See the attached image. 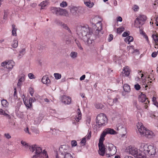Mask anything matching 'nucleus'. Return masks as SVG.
<instances>
[{
    "instance_id": "nucleus-57",
    "label": "nucleus",
    "mask_w": 158,
    "mask_h": 158,
    "mask_svg": "<svg viewBox=\"0 0 158 158\" xmlns=\"http://www.w3.org/2000/svg\"><path fill=\"white\" fill-rule=\"evenodd\" d=\"M86 142V140L85 138H83L82 140L81 141V143H84V145L85 144V143Z\"/></svg>"
},
{
    "instance_id": "nucleus-7",
    "label": "nucleus",
    "mask_w": 158,
    "mask_h": 158,
    "mask_svg": "<svg viewBox=\"0 0 158 158\" xmlns=\"http://www.w3.org/2000/svg\"><path fill=\"white\" fill-rule=\"evenodd\" d=\"M105 148H108L109 152L106 150V156L107 157H110L115 155L117 152L116 147L112 143H107L105 145Z\"/></svg>"
},
{
    "instance_id": "nucleus-29",
    "label": "nucleus",
    "mask_w": 158,
    "mask_h": 158,
    "mask_svg": "<svg viewBox=\"0 0 158 158\" xmlns=\"http://www.w3.org/2000/svg\"><path fill=\"white\" fill-rule=\"evenodd\" d=\"M25 48H23L19 52V54L18 56L20 58L23 57L24 54L25 53Z\"/></svg>"
},
{
    "instance_id": "nucleus-5",
    "label": "nucleus",
    "mask_w": 158,
    "mask_h": 158,
    "mask_svg": "<svg viewBox=\"0 0 158 158\" xmlns=\"http://www.w3.org/2000/svg\"><path fill=\"white\" fill-rule=\"evenodd\" d=\"M107 123V118L105 114L102 113L98 115L96 118V123L98 127L105 126Z\"/></svg>"
},
{
    "instance_id": "nucleus-1",
    "label": "nucleus",
    "mask_w": 158,
    "mask_h": 158,
    "mask_svg": "<svg viewBox=\"0 0 158 158\" xmlns=\"http://www.w3.org/2000/svg\"><path fill=\"white\" fill-rule=\"evenodd\" d=\"M30 150L32 152L35 151V155L32 157V158H48V156L45 150L42 151V148L34 144L32 146L30 147Z\"/></svg>"
},
{
    "instance_id": "nucleus-58",
    "label": "nucleus",
    "mask_w": 158,
    "mask_h": 158,
    "mask_svg": "<svg viewBox=\"0 0 158 158\" xmlns=\"http://www.w3.org/2000/svg\"><path fill=\"white\" fill-rule=\"evenodd\" d=\"M13 96L15 99H16L17 98V91H14Z\"/></svg>"
},
{
    "instance_id": "nucleus-33",
    "label": "nucleus",
    "mask_w": 158,
    "mask_h": 158,
    "mask_svg": "<svg viewBox=\"0 0 158 158\" xmlns=\"http://www.w3.org/2000/svg\"><path fill=\"white\" fill-rule=\"evenodd\" d=\"M77 10V7L73 6L70 9V12L71 13L73 14H74L76 13Z\"/></svg>"
},
{
    "instance_id": "nucleus-49",
    "label": "nucleus",
    "mask_w": 158,
    "mask_h": 158,
    "mask_svg": "<svg viewBox=\"0 0 158 158\" xmlns=\"http://www.w3.org/2000/svg\"><path fill=\"white\" fill-rule=\"evenodd\" d=\"M12 35L15 36H17L16 30H12Z\"/></svg>"
},
{
    "instance_id": "nucleus-25",
    "label": "nucleus",
    "mask_w": 158,
    "mask_h": 158,
    "mask_svg": "<svg viewBox=\"0 0 158 158\" xmlns=\"http://www.w3.org/2000/svg\"><path fill=\"white\" fill-rule=\"evenodd\" d=\"M133 40V38L131 36H129L125 38V41L126 42L129 44Z\"/></svg>"
},
{
    "instance_id": "nucleus-20",
    "label": "nucleus",
    "mask_w": 158,
    "mask_h": 158,
    "mask_svg": "<svg viewBox=\"0 0 158 158\" xmlns=\"http://www.w3.org/2000/svg\"><path fill=\"white\" fill-rule=\"evenodd\" d=\"M102 21V19L99 16H96L92 19V22L93 23V24H95L101 22Z\"/></svg>"
},
{
    "instance_id": "nucleus-4",
    "label": "nucleus",
    "mask_w": 158,
    "mask_h": 158,
    "mask_svg": "<svg viewBox=\"0 0 158 158\" xmlns=\"http://www.w3.org/2000/svg\"><path fill=\"white\" fill-rule=\"evenodd\" d=\"M140 149L139 150L135 147L130 146L127 147L126 152L134 156L135 158H146L143 152H141Z\"/></svg>"
},
{
    "instance_id": "nucleus-55",
    "label": "nucleus",
    "mask_w": 158,
    "mask_h": 158,
    "mask_svg": "<svg viewBox=\"0 0 158 158\" xmlns=\"http://www.w3.org/2000/svg\"><path fill=\"white\" fill-rule=\"evenodd\" d=\"M157 55V53L156 52H153L152 54V56L153 57H155Z\"/></svg>"
},
{
    "instance_id": "nucleus-53",
    "label": "nucleus",
    "mask_w": 158,
    "mask_h": 158,
    "mask_svg": "<svg viewBox=\"0 0 158 158\" xmlns=\"http://www.w3.org/2000/svg\"><path fill=\"white\" fill-rule=\"evenodd\" d=\"M36 101V99L35 98H30L29 100V102H34Z\"/></svg>"
},
{
    "instance_id": "nucleus-61",
    "label": "nucleus",
    "mask_w": 158,
    "mask_h": 158,
    "mask_svg": "<svg viewBox=\"0 0 158 158\" xmlns=\"http://www.w3.org/2000/svg\"><path fill=\"white\" fill-rule=\"evenodd\" d=\"M85 75H83L80 78V80L81 81L84 80L85 78Z\"/></svg>"
},
{
    "instance_id": "nucleus-36",
    "label": "nucleus",
    "mask_w": 158,
    "mask_h": 158,
    "mask_svg": "<svg viewBox=\"0 0 158 158\" xmlns=\"http://www.w3.org/2000/svg\"><path fill=\"white\" fill-rule=\"evenodd\" d=\"M62 156V158H73V156L70 153L66 154V155H63Z\"/></svg>"
},
{
    "instance_id": "nucleus-51",
    "label": "nucleus",
    "mask_w": 158,
    "mask_h": 158,
    "mask_svg": "<svg viewBox=\"0 0 158 158\" xmlns=\"http://www.w3.org/2000/svg\"><path fill=\"white\" fill-rule=\"evenodd\" d=\"M24 76H23H23H21V77H20L19 78V82L21 83L22 82L24 81Z\"/></svg>"
},
{
    "instance_id": "nucleus-8",
    "label": "nucleus",
    "mask_w": 158,
    "mask_h": 158,
    "mask_svg": "<svg viewBox=\"0 0 158 158\" xmlns=\"http://www.w3.org/2000/svg\"><path fill=\"white\" fill-rule=\"evenodd\" d=\"M51 10L52 13L57 15H63L66 17L69 16L68 12L67 10L60 7H52L51 8Z\"/></svg>"
},
{
    "instance_id": "nucleus-23",
    "label": "nucleus",
    "mask_w": 158,
    "mask_h": 158,
    "mask_svg": "<svg viewBox=\"0 0 158 158\" xmlns=\"http://www.w3.org/2000/svg\"><path fill=\"white\" fill-rule=\"evenodd\" d=\"M77 114H78V117L76 116L75 117V119L76 121L78 122L81 119V113L80 109L78 108L77 110Z\"/></svg>"
},
{
    "instance_id": "nucleus-6",
    "label": "nucleus",
    "mask_w": 158,
    "mask_h": 158,
    "mask_svg": "<svg viewBox=\"0 0 158 158\" xmlns=\"http://www.w3.org/2000/svg\"><path fill=\"white\" fill-rule=\"evenodd\" d=\"M105 134L103 132L100 135L99 139V143L98 144L99 147L98 153L101 156H104L106 152L105 145L103 143V141L105 139L104 137L106 136Z\"/></svg>"
},
{
    "instance_id": "nucleus-24",
    "label": "nucleus",
    "mask_w": 158,
    "mask_h": 158,
    "mask_svg": "<svg viewBox=\"0 0 158 158\" xmlns=\"http://www.w3.org/2000/svg\"><path fill=\"white\" fill-rule=\"evenodd\" d=\"M84 3L85 6L90 8H92L94 5L93 2H91L90 1H85V0H84Z\"/></svg>"
},
{
    "instance_id": "nucleus-21",
    "label": "nucleus",
    "mask_w": 158,
    "mask_h": 158,
    "mask_svg": "<svg viewBox=\"0 0 158 158\" xmlns=\"http://www.w3.org/2000/svg\"><path fill=\"white\" fill-rule=\"evenodd\" d=\"M146 100H148V99L146 98V96L145 95L141 94L139 96V101L142 102H146Z\"/></svg>"
},
{
    "instance_id": "nucleus-56",
    "label": "nucleus",
    "mask_w": 158,
    "mask_h": 158,
    "mask_svg": "<svg viewBox=\"0 0 158 158\" xmlns=\"http://www.w3.org/2000/svg\"><path fill=\"white\" fill-rule=\"evenodd\" d=\"M122 18L120 16H119L117 17V22L118 21H120V22H122Z\"/></svg>"
},
{
    "instance_id": "nucleus-45",
    "label": "nucleus",
    "mask_w": 158,
    "mask_h": 158,
    "mask_svg": "<svg viewBox=\"0 0 158 158\" xmlns=\"http://www.w3.org/2000/svg\"><path fill=\"white\" fill-rule=\"evenodd\" d=\"M77 142L75 140H72L71 141V145L72 146L75 147L77 146Z\"/></svg>"
},
{
    "instance_id": "nucleus-59",
    "label": "nucleus",
    "mask_w": 158,
    "mask_h": 158,
    "mask_svg": "<svg viewBox=\"0 0 158 158\" xmlns=\"http://www.w3.org/2000/svg\"><path fill=\"white\" fill-rule=\"evenodd\" d=\"M133 48L134 46H127V50H129L131 49V48L132 49H133Z\"/></svg>"
},
{
    "instance_id": "nucleus-40",
    "label": "nucleus",
    "mask_w": 158,
    "mask_h": 158,
    "mask_svg": "<svg viewBox=\"0 0 158 158\" xmlns=\"http://www.w3.org/2000/svg\"><path fill=\"white\" fill-rule=\"evenodd\" d=\"M29 91L31 96H33L34 93V90L31 87H30L29 89Z\"/></svg>"
},
{
    "instance_id": "nucleus-39",
    "label": "nucleus",
    "mask_w": 158,
    "mask_h": 158,
    "mask_svg": "<svg viewBox=\"0 0 158 158\" xmlns=\"http://www.w3.org/2000/svg\"><path fill=\"white\" fill-rule=\"evenodd\" d=\"M67 6V3L65 1H63L62 2V3H60V6L61 7H66Z\"/></svg>"
},
{
    "instance_id": "nucleus-64",
    "label": "nucleus",
    "mask_w": 158,
    "mask_h": 158,
    "mask_svg": "<svg viewBox=\"0 0 158 158\" xmlns=\"http://www.w3.org/2000/svg\"><path fill=\"white\" fill-rule=\"evenodd\" d=\"M156 23L155 24H156V26H158V16L156 17Z\"/></svg>"
},
{
    "instance_id": "nucleus-43",
    "label": "nucleus",
    "mask_w": 158,
    "mask_h": 158,
    "mask_svg": "<svg viewBox=\"0 0 158 158\" xmlns=\"http://www.w3.org/2000/svg\"><path fill=\"white\" fill-rule=\"evenodd\" d=\"M140 85L138 84H137L135 85V88L137 90H138L140 89Z\"/></svg>"
},
{
    "instance_id": "nucleus-48",
    "label": "nucleus",
    "mask_w": 158,
    "mask_h": 158,
    "mask_svg": "<svg viewBox=\"0 0 158 158\" xmlns=\"http://www.w3.org/2000/svg\"><path fill=\"white\" fill-rule=\"evenodd\" d=\"M28 77L30 78V79H32L33 78H34V75L31 73H29L28 74Z\"/></svg>"
},
{
    "instance_id": "nucleus-9",
    "label": "nucleus",
    "mask_w": 158,
    "mask_h": 158,
    "mask_svg": "<svg viewBox=\"0 0 158 158\" xmlns=\"http://www.w3.org/2000/svg\"><path fill=\"white\" fill-rule=\"evenodd\" d=\"M147 19L144 15H140L136 19L135 22V26L137 28H139L145 23Z\"/></svg>"
},
{
    "instance_id": "nucleus-32",
    "label": "nucleus",
    "mask_w": 158,
    "mask_h": 158,
    "mask_svg": "<svg viewBox=\"0 0 158 158\" xmlns=\"http://www.w3.org/2000/svg\"><path fill=\"white\" fill-rule=\"evenodd\" d=\"M70 56L73 59H75L77 57V53L76 52H72L70 55Z\"/></svg>"
},
{
    "instance_id": "nucleus-26",
    "label": "nucleus",
    "mask_w": 158,
    "mask_h": 158,
    "mask_svg": "<svg viewBox=\"0 0 158 158\" xmlns=\"http://www.w3.org/2000/svg\"><path fill=\"white\" fill-rule=\"evenodd\" d=\"M123 89L125 92H129L130 90L129 85L127 84H124L123 86Z\"/></svg>"
},
{
    "instance_id": "nucleus-18",
    "label": "nucleus",
    "mask_w": 158,
    "mask_h": 158,
    "mask_svg": "<svg viewBox=\"0 0 158 158\" xmlns=\"http://www.w3.org/2000/svg\"><path fill=\"white\" fill-rule=\"evenodd\" d=\"M93 29V30H102V25L101 22L94 24Z\"/></svg>"
},
{
    "instance_id": "nucleus-10",
    "label": "nucleus",
    "mask_w": 158,
    "mask_h": 158,
    "mask_svg": "<svg viewBox=\"0 0 158 158\" xmlns=\"http://www.w3.org/2000/svg\"><path fill=\"white\" fill-rule=\"evenodd\" d=\"M69 146L66 145H61L59 149V152L60 153L61 156L64 155L69 153Z\"/></svg>"
},
{
    "instance_id": "nucleus-42",
    "label": "nucleus",
    "mask_w": 158,
    "mask_h": 158,
    "mask_svg": "<svg viewBox=\"0 0 158 158\" xmlns=\"http://www.w3.org/2000/svg\"><path fill=\"white\" fill-rule=\"evenodd\" d=\"M75 42L77 44L78 47L81 50H83V48L82 47L81 45V44L78 41H77L76 40H75Z\"/></svg>"
},
{
    "instance_id": "nucleus-3",
    "label": "nucleus",
    "mask_w": 158,
    "mask_h": 158,
    "mask_svg": "<svg viewBox=\"0 0 158 158\" xmlns=\"http://www.w3.org/2000/svg\"><path fill=\"white\" fill-rule=\"evenodd\" d=\"M138 131L142 136L150 138L154 136V133L151 131L147 129L141 123H138L137 125Z\"/></svg>"
},
{
    "instance_id": "nucleus-14",
    "label": "nucleus",
    "mask_w": 158,
    "mask_h": 158,
    "mask_svg": "<svg viewBox=\"0 0 158 158\" xmlns=\"http://www.w3.org/2000/svg\"><path fill=\"white\" fill-rule=\"evenodd\" d=\"M87 31H86L85 30H82V31L81 32L84 41H86L87 38L89 37L91 35L93 34V32H92L93 30H91V31L89 32L88 34V32Z\"/></svg>"
},
{
    "instance_id": "nucleus-41",
    "label": "nucleus",
    "mask_w": 158,
    "mask_h": 158,
    "mask_svg": "<svg viewBox=\"0 0 158 158\" xmlns=\"http://www.w3.org/2000/svg\"><path fill=\"white\" fill-rule=\"evenodd\" d=\"M60 25L63 27V28L65 29V30H68L69 29L68 27L66 24H62V23H60Z\"/></svg>"
},
{
    "instance_id": "nucleus-27",
    "label": "nucleus",
    "mask_w": 158,
    "mask_h": 158,
    "mask_svg": "<svg viewBox=\"0 0 158 158\" xmlns=\"http://www.w3.org/2000/svg\"><path fill=\"white\" fill-rule=\"evenodd\" d=\"M1 104L2 106L4 107H7L9 105L8 103L5 99H3L1 101Z\"/></svg>"
},
{
    "instance_id": "nucleus-54",
    "label": "nucleus",
    "mask_w": 158,
    "mask_h": 158,
    "mask_svg": "<svg viewBox=\"0 0 158 158\" xmlns=\"http://www.w3.org/2000/svg\"><path fill=\"white\" fill-rule=\"evenodd\" d=\"M24 131L26 133H28L30 135L31 134V133L29 131V129L28 127H27L26 128L24 129Z\"/></svg>"
},
{
    "instance_id": "nucleus-15",
    "label": "nucleus",
    "mask_w": 158,
    "mask_h": 158,
    "mask_svg": "<svg viewBox=\"0 0 158 158\" xmlns=\"http://www.w3.org/2000/svg\"><path fill=\"white\" fill-rule=\"evenodd\" d=\"M76 30H85L87 29L89 30L88 25L84 24H78L76 26Z\"/></svg>"
},
{
    "instance_id": "nucleus-60",
    "label": "nucleus",
    "mask_w": 158,
    "mask_h": 158,
    "mask_svg": "<svg viewBox=\"0 0 158 158\" xmlns=\"http://www.w3.org/2000/svg\"><path fill=\"white\" fill-rule=\"evenodd\" d=\"M30 146H32V145H30L28 144L27 143L26 145L24 146V147L26 148H28L30 149Z\"/></svg>"
},
{
    "instance_id": "nucleus-31",
    "label": "nucleus",
    "mask_w": 158,
    "mask_h": 158,
    "mask_svg": "<svg viewBox=\"0 0 158 158\" xmlns=\"http://www.w3.org/2000/svg\"><path fill=\"white\" fill-rule=\"evenodd\" d=\"M12 46L14 48H16L18 46V41L15 40H13L12 42Z\"/></svg>"
},
{
    "instance_id": "nucleus-19",
    "label": "nucleus",
    "mask_w": 158,
    "mask_h": 158,
    "mask_svg": "<svg viewBox=\"0 0 158 158\" xmlns=\"http://www.w3.org/2000/svg\"><path fill=\"white\" fill-rule=\"evenodd\" d=\"M42 82L45 84L47 85L49 84L50 82V80L49 79L48 77L47 76H43L42 79Z\"/></svg>"
},
{
    "instance_id": "nucleus-17",
    "label": "nucleus",
    "mask_w": 158,
    "mask_h": 158,
    "mask_svg": "<svg viewBox=\"0 0 158 158\" xmlns=\"http://www.w3.org/2000/svg\"><path fill=\"white\" fill-rule=\"evenodd\" d=\"M48 2L47 0L44 1L39 4V6H41V9H44L48 5Z\"/></svg>"
},
{
    "instance_id": "nucleus-13",
    "label": "nucleus",
    "mask_w": 158,
    "mask_h": 158,
    "mask_svg": "<svg viewBox=\"0 0 158 158\" xmlns=\"http://www.w3.org/2000/svg\"><path fill=\"white\" fill-rule=\"evenodd\" d=\"M95 39V37L94 34L91 35L89 37L87 38L85 41L87 45L89 46L94 43V40Z\"/></svg>"
},
{
    "instance_id": "nucleus-62",
    "label": "nucleus",
    "mask_w": 158,
    "mask_h": 158,
    "mask_svg": "<svg viewBox=\"0 0 158 158\" xmlns=\"http://www.w3.org/2000/svg\"><path fill=\"white\" fill-rule=\"evenodd\" d=\"M23 101H24V103L25 104V106H26L27 107H28V108H29V104L27 103L26 101H24L23 100Z\"/></svg>"
},
{
    "instance_id": "nucleus-28",
    "label": "nucleus",
    "mask_w": 158,
    "mask_h": 158,
    "mask_svg": "<svg viewBox=\"0 0 158 158\" xmlns=\"http://www.w3.org/2000/svg\"><path fill=\"white\" fill-rule=\"evenodd\" d=\"M0 114L1 115H4L8 117L9 118H10V116L9 115L6 113L5 111L2 109H0Z\"/></svg>"
},
{
    "instance_id": "nucleus-2",
    "label": "nucleus",
    "mask_w": 158,
    "mask_h": 158,
    "mask_svg": "<svg viewBox=\"0 0 158 158\" xmlns=\"http://www.w3.org/2000/svg\"><path fill=\"white\" fill-rule=\"evenodd\" d=\"M140 150L146 156V155L152 156L154 155L156 153V148L153 146L144 143L141 144Z\"/></svg>"
},
{
    "instance_id": "nucleus-22",
    "label": "nucleus",
    "mask_w": 158,
    "mask_h": 158,
    "mask_svg": "<svg viewBox=\"0 0 158 158\" xmlns=\"http://www.w3.org/2000/svg\"><path fill=\"white\" fill-rule=\"evenodd\" d=\"M123 74L125 76H128L130 74V71L128 66H126L124 68Z\"/></svg>"
},
{
    "instance_id": "nucleus-44",
    "label": "nucleus",
    "mask_w": 158,
    "mask_h": 158,
    "mask_svg": "<svg viewBox=\"0 0 158 158\" xmlns=\"http://www.w3.org/2000/svg\"><path fill=\"white\" fill-rule=\"evenodd\" d=\"M4 135L5 137L7 139H9L11 138V136L9 133H5Z\"/></svg>"
},
{
    "instance_id": "nucleus-16",
    "label": "nucleus",
    "mask_w": 158,
    "mask_h": 158,
    "mask_svg": "<svg viewBox=\"0 0 158 158\" xmlns=\"http://www.w3.org/2000/svg\"><path fill=\"white\" fill-rule=\"evenodd\" d=\"M105 135L107 134L115 135L117 134L116 132L114 129L110 128H107L105 129L103 131Z\"/></svg>"
},
{
    "instance_id": "nucleus-35",
    "label": "nucleus",
    "mask_w": 158,
    "mask_h": 158,
    "mask_svg": "<svg viewBox=\"0 0 158 158\" xmlns=\"http://www.w3.org/2000/svg\"><path fill=\"white\" fill-rule=\"evenodd\" d=\"M95 107L98 109H102L103 107V105L101 103H96L95 105Z\"/></svg>"
},
{
    "instance_id": "nucleus-52",
    "label": "nucleus",
    "mask_w": 158,
    "mask_h": 158,
    "mask_svg": "<svg viewBox=\"0 0 158 158\" xmlns=\"http://www.w3.org/2000/svg\"><path fill=\"white\" fill-rule=\"evenodd\" d=\"M33 132L36 135L39 134V131L37 129H34Z\"/></svg>"
},
{
    "instance_id": "nucleus-63",
    "label": "nucleus",
    "mask_w": 158,
    "mask_h": 158,
    "mask_svg": "<svg viewBox=\"0 0 158 158\" xmlns=\"http://www.w3.org/2000/svg\"><path fill=\"white\" fill-rule=\"evenodd\" d=\"M90 122V119L88 118L86 120V124L88 125V124H89Z\"/></svg>"
},
{
    "instance_id": "nucleus-12",
    "label": "nucleus",
    "mask_w": 158,
    "mask_h": 158,
    "mask_svg": "<svg viewBox=\"0 0 158 158\" xmlns=\"http://www.w3.org/2000/svg\"><path fill=\"white\" fill-rule=\"evenodd\" d=\"M62 102L64 104H69L71 102V99L69 97H67L65 95H63L61 97Z\"/></svg>"
},
{
    "instance_id": "nucleus-47",
    "label": "nucleus",
    "mask_w": 158,
    "mask_h": 158,
    "mask_svg": "<svg viewBox=\"0 0 158 158\" xmlns=\"http://www.w3.org/2000/svg\"><path fill=\"white\" fill-rule=\"evenodd\" d=\"M130 32L129 31L127 32H124L123 34H122V36L124 37H126L128 35H129L130 33Z\"/></svg>"
},
{
    "instance_id": "nucleus-38",
    "label": "nucleus",
    "mask_w": 158,
    "mask_h": 158,
    "mask_svg": "<svg viewBox=\"0 0 158 158\" xmlns=\"http://www.w3.org/2000/svg\"><path fill=\"white\" fill-rule=\"evenodd\" d=\"M139 9V6L136 5H134L132 8V10L135 12L138 11Z\"/></svg>"
},
{
    "instance_id": "nucleus-30",
    "label": "nucleus",
    "mask_w": 158,
    "mask_h": 158,
    "mask_svg": "<svg viewBox=\"0 0 158 158\" xmlns=\"http://www.w3.org/2000/svg\"><path fill=\"white\" fill-rule=\"evenodd\" d=\"M140 33L143 36L147 41H149L148 37L143 30H140Z\"/></svg>"
},
{
    "instance_id": "nucleus-46",
    "label": "nucleus",
    "mask_w": 158,
    "mask_h": 158,
    "mask_svg": "<svg viewBox=\"0 0 158 158\" xmlns=\"http://www.w3.org/2000/svg\"><path fill=\"white\" fill-rule=\"evenodd\" d=\"M113 36L112 34H110L109 36L108 40L109 42L111 41L113 39Z\"/></svg>"
},
{
    "instance_id": "nucleus-50",
    "label": "nucleus",
    "mask_w": 158,
    "mask_h": 158,
    "mask_svg": "<svg viewBox=\"0 0 158 158\" xmlns=\"http://www.w3.org/2000/svg\"><path fill=\"white\" fill-rule=\"evenodd\" d=\"M91 131H90L89 132L88 135L86 137V139H89L91 137Z\"/></svg>"
},
{
    "instance_id": "nucleus-37",
    "label": "nucleus",
    "mask_w": 158,
    "mask_h": 158,
    "mask_svg": "<svg viewBox=\"0 0 158 158\" xmlns=\"http://www.w3.org/2000/svg\"><path fill=\"white\" fill-rule=\"evenodd\" d=\"M158 35H152V38L155 43H157L158 42Z\"/></svg>"
},
{
    "instance_id": "nucleus-34",
    "label": "nucleus",
    "mask_w": 158,
    "mask_h": 158,
    "mask_svg": "<svg viewBox=\"0 0 158 158\" xmlns=\"http://www.w3.org/2000/svg\"><path fill=\"white\" fill-rule=\"evenodd\" d=\"M54 75L56 79L57 80L61 78V74L59 73H55Z\"/></svg>"
},
{
    "instance_id": "nucleus-11",
    "label": "nucleus",
    "mask_w": 158,
    "mask_h": 158,
    "mask_svg": "<svg viewBox=\"0 0 158 158\" xmlns=\"http://www.w3.org/2000/svg\"><path fill=\"white\" fill-rule=\"evenodd\" d=\"M15 65V62L12 60H10L8 61H5L2 62L1 64V65L2 66L5 67L8 69H12Z\"/></svg>"
}]
</instances>
